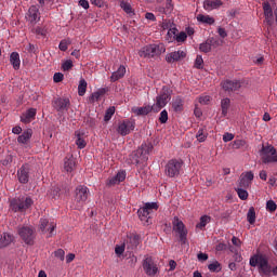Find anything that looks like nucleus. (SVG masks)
<instances>
[{"instance_id": "obj_1", "label": "nucleus", "mask_w": 277, "mask_h": 277, "mask_svg": "<svg viewBox=\"0 0 277 277\" xmlns=\"http://www.w3.org/2000/svg\"><path fill=\"white\" fill-rule=\"evenodd\" d=\"M90 196V188L85 185H79L75 189V196L71 205V209L75 211H81L83 207H85V202H88V198Z\"/></svg>"}, {"instance_id": "obj_2", "label": "nucleus", "mask_w": 277, "mask_h": 277, "mask_svg": "<svg viewBox=\"0 0 277 277\" xmlns=\"http://www.w3.org/2000/svg\"><path fill=\"white\" fill-rule=\"evenodd\" d=\"M166 53V45L163 43H153L143 47L138 51V56L143 57V60H155V57H159Z\"/></svg>"}, {"instance_id": "obj_3", "label": "nucleus", "mask_w": 277, "mask_h": 277, "mask_svg": "<svg viewBox=\"0 0 277 277\" xmlns=\"http://www.w3.org/2000/svg\"><path fill=\"white\" fill-rule=\"evenodd\" d=\"M34 206V199L30 197L13 198L10 201V209L13 213H25L27 209H31Z\"/></svg>"}, {"instance_id": "obj_4", "label": "nucleus", "mask_w": 277, "mask_h": 277, "mask_svg": "<svg viewBox=\"0 0 277 277\" xmlns=\"http://www.w3.org/2000/svg\"><path fill=\"white\" fill-rule=\"evenodd\" d=\"M262 163H277V150L274 145H262L260 150Z\"/></svg>"}, {"instance_id": "obj_5", "label": "nucleus", "mask_w": 277, "mask_h": 277, "mask_svg": "<svg viewBox=\"0 0 277 277\" xmlns=\"http://www.w3.org/2000/svg\"><path fill=\"white\" fill-rule=\"evenodd\" d=\"M170 98H172L170 88L163 87L160 94L156 97V103L153 105L154 111L156 114L161 111L170 103Z\"/></svg>"}, {"instance_id": "obj_6", "label": "nucleus", "mask_w": 277, "mask_h": 277, "mask_svg": "<svg viewBox=\"0 0 277 277\" xmlns=\"http://www.w3.org/2000/svg\"><path fill=\"white\" fill-rule=\"evenodd\" d=\"M172 226H173V233L177 234V237L183 246L187 243V235L188 230L187 227L185 226V223L179 219V216H174L172 221Z\"/></svg>"}, {"instance_id": "obj_7", "label": "nucleus", "mask_w": 277, "mask_h": 277, "mask_svg": "<svg viewBox=\"0 0 277 277\" xmlns=\"http://www.w3.org/2000/svg\"><path fill=\"white\" fill-rule=\"evenodd\" d=\"M181 170H183V160L171 159L164 167V174L169 176V179H174L181 174Z\"/></svg>"}, {"instance_id": "obj_8", "label": "nucleus", "mask_w": 277, "mask_h": 277, "mask_svg": "<svg viewBox=\"0 0 277 277\" xmlns=\"http://www.w3.org/2000/svg\"><path fill=\"white\" fill-rule=\"evenodd\" d=\"M157 209H159L157 202L145 203V206L143 208H140L137 211V215L141 222L148 225L150 220V213H153V211H157Z\"/></svg>"}, {"instance_id": "obj_9", "label": "nucleus", "mask_w": 277, "mask_h": 277, "mask_svg": "<svg viewBox=\"0 0 277 277\" xmlns=\"http://www.w3.org/2000/svg\"><path fill=\"white\" fill-rule=\"evenodd\" d=\"M17 233L26 246H34L36 240V229L29 226H24L19 227Z\"/></svg>"}, {"instance_id": "obj_10", "label": "nucleus", "mask_w": 277, "mask_h": 277, "mask_svg": "<svg viewBox=\"0 0 277 277\" xmlns=\"http://www.w3.org/2000/svg\"><path fill=\"white\" fill-rule=\"evenodd\" d=\"M134 130H135V121H131L129 119L120 121L117 127V133H119V135H122V137H124L126 135H129L131 131H134Z\"/></svg>"}, {"instance_id": "obj_11", "label": "nucleus", "mask_w": 277, "mask_h": 277, "mask_svg": "<svg viewBox=\"0 0 277 277\" xmlns=\"http://www.w3.org/2000/svg\"><path fill=\"white\" fill-rule=\"evenodd\" d=\"M143 269L147 276H156L159 268L153 256H146L143 261Z\"/></svg>"}, {"instance_id": "obj_12", "label": "nucleus", "mask_w": 277, "mask_h": 277, "mask_svg": "<svg viewBox=\"0 0 277 277\" xmlns=\"http://www.w3.org/2000/svg\"><path fill=\"white\" fill-rule=\"evenodd\" d=\"M39 228L43 233H48V237H53L55 235V228H57V223L49 221V219H41Z\"/></svg>"}, {"instance_id": "obj_13", "label": "nucleus", "mask_w": 277, "mask_h": 277, "mask_svg": "<svg viewBox=\"0 0 277 277\" xmlns=\"http://www.w3.org/2000/svg\"><path fill=\"white\" fill-rule=\"evenodd\" d=\"M26 21L30 23V25H36L40 23V9L37 5H31L26 13Z\"/></svg>"}, {"instance_id": "obj_14", "label": "nucleus", "mask_w": 277, "mask_h": 277, "mask_svg": "<svg viewBox=\"0 0 277 277\" xmlns=\"http://www.w3.org/2000/svg\"><path fill=\"white\" fill-rule=\"evenodd\" d=\"M222 89L225 92H237L241 89V81L239 80H224L221 82Z\"/></svg>"}, {"instance_id": "obj_15", "label": "nucleus", "mask_w": 277, "mask_h": 277, "mask_svg": "<svg viewBox=\"0 0 277 277\" xmlns=\"http://www.w3.org/2000/svg\"><path fill=\"white\" fill-rule=\"evenodd\" d=\"M185 57H187V52L179 50L168 53L166 55V62H168V64H174V62H181V60H185Z\"/></svg>"}, {"instance_id": "obj_16", "label": "nucleus", "mask_w": 277, "mask_h": 277, "mask_svg": "<svg viewBox=\"0 0 277 277\" xmlns=\"http://www.w3.org/2000/svg\"><path fill=\"white\" fill-rule=\"evenodd\" d=\"M252 181H254V173H252V171L242 173L240 175V181H239L238 187L248 189V187H250V185H252Z\"/></svg>"}, {"instance_id": "obj_17", "label": "nucleus", "mask_w": 277, "mask_h": 277, "mask_svg": "<svg viewBox=\"0 0 277 277\" xmlns=\"http://www.w3.org/2000/svg\"><path fill=\"white\" fill-rule=\"evenodd\" d=\"M224 5V1L222 0H205L203 1V10L206 12H212V10H220Z\"/></svg>"}, {"instance_id": "obj_18", "label": "nucleus", "mask_w": 277, "mask_h": 277, "mask_svg": "<svg viewBox=\"0 0 277 277\" xmlns=\"http://www.w3.org/2000/svg\"><path fill=\"white\" fill-rule=\"evenodd\" d=\"M127 179L126 171H119L115 176L108 179L107 185L114 187V185H120Z\"/></svg>"}, {"instance_id": "obj_19", "label": "nucleus", "mask_w": 277, "mask_h": 277, "mask_svg": "<svg viewBox=\"0 0 277 277\" xmlns=\"http://www.w3.org/2000/svg\"><path fill=\"white\" fill-rule=\"evenodd\" d=\"M53 107L54 109H56L57 111H64V109H68V107H70V100L68 98H56L53 102Z\"/></svg>"}, {"instance_id": "obj_20", "label": "nucleus", "mask_w": 277, "mask_h": 277, "mask_svg": "<svg viewBox=\"0 0 277 277\" xmlns=\"http://www.w3.org/2000/svg\"><path fill=\"white\" fill-rule=\"evenodd\" d=\"M75 136H76L77 148H79V150H83V148H85V146H88V141L85 140V137H87L85 133H83L81 131H76Z\"/></svg>"}, {"instance_id": "obj_21", "label": "nucleus", "mask_w": 277, "mask_h": 277, "mask_svg": "<svg viewBox=\"0 0 277 277\" xmlns=\"http://www.w3.org/2000/svg\"><path fill=\"white\" fill-rule=\"evenodd\" d=\"M17 179L19 183H29V167L22 166L21 169L17 171Z\"/></svg>"}, {"instance_id": "obj_22", "label": "nucleus", "mask_w": 277, "mask_h": 277, "mask_svg": "<svg viewBox=\"0 0 277 277\" xmlns=\"http://www.w3.org/2000/svg\"><path fill=\"white\" fill-rule=\"evenodd\" d=\"M14 243V235L9 233H3L0 236V249L8 248V246Z\"/></svg>"}, {"instance_id": "obj_23", "label": "nucleus", "mask_w": 277, "mask_h": 277, "mask_svg": "<svg viewBox=\"0 0 277 277\" xmlns=\"http://www.w3.org/2000/svg\"><path fill=\"white\" fill-rule=\"evenodd\" d=\"M150 111H155V107L150 105L132 108V114H135V116H148Z\"/></svg>"}, {"instance_id": "obj_24", "label": "nucleus", "mask_w": 277, "mask_h": 277, "mask_svg": "<svg viewBox=\"0 0 277 277\" xmlns=\"http://www.w3.org/2000/svg\"><path fill=\"white\" fill-rule=\"evenodd\" d=\"M127 75V67L123 65H120L119 68L114 71L110 76V81L111 83H116V81H119V79H122Z\"/></svg>"}, {"instance_id": "obj_25", "label": "nucleus", "mask_w": 277, "mask_h": 277, "mask_svg": "<svg viewBox=\"0 0 277 277\" xmlns=\"http://www.w3.org/2000/svg\"><path fill=\"white\" fill-rule=\"evenodd\" d=\"M263 12H264L265 21L272 24V21H274V10L272 9V4H269V2L263 3Z\"/></svg>"}, {"instance_id": "obj_26", "label": "nucleus", "mask_w": 277, "mask_h": 277, "mask_svg": "<svg viewBox=\"0 0 277 277\" xmlns=\"http://www.w3.org/2000/svg\"><path fill=\"white\" fill-rule=\"evenodd\" d=\"M107 92H109V89H107V88L98 89L97 91H95L94 93L91 94V96L89 97V102L96 103V102L101 101V97L105 96V94H107Z\"/></svg>"}, {"instance_id": "obj_27", "label": "nucleus", "mask_w": 277, "mask_h": 277, "mask_svg": "<svg viewBox=\"0 0 277 277\" xmlns=\"http://www.w3.org/2000/svg\"><path fill=\"white\" fill-rule=\"evenodd\" d=\"M34 135V130L27 129L17 137L18 144H29L31 136Z\"/></svg>"}, {"instance_id": "obj_28", "label": "nucleus", "mask_w": 277, "mask_h": 277, "mask_svg": "<svg viewBox=\"0 0 277 277\" xmlns=\"http://www.w3.org/2000/svg\"><path fill=\"white\" fill-rule=\"evenodd\" d=\"M138 153L141 154V157H143L144 161H147L148 155L153 153V144H143L141 148L138 149Z\"/></svg>"}, {"instance_id": "obj_29", "label": "nucleus", "mask_w": 277, "mask_h": 277, "mask_svg": "<svg viewBox=\"0 0 277 277\" xmlns=\"http://www.w3.org/2000/svg\"><path fill=\"white\" fill-rule=\"evenodd\" d=\"M36 118V108H29L22 117L21 120L24 124H29Z\"/></svg>"}, {"instance_id": "obj_30", "label": "nucleus", "mask_w": 277, "mask_h": 277, "mask_svg": "<svg viewBox=\"0 0 277 277\" xmlns=\"http://www.w3.org/2000/svg\"><path fill=\"white\" fill-rule=\"evenodd\" d=\"M144 161H146V160H144V156H142V154H140V149H137L136 151H134L130 155V162L133 166L144 163Z\"/></svg>"}, {"instance_id": "obj_31", "label": "nucleus", "mask_w": 277, "mask_h": 277, "mask_svg": "<svg viewBox=\"0 0 277 277\" xmlns=\"http://www.w3.org/2000/svg\"><path fill=\"white\" fill-rule=\"evenodd\" d=\"M10 64H12L14 70H18L21 68V55L18 52L11 53Z\"/></svg>"}, {"instance_id": "obj_32", "label": "nucleus", "mask_w": 277, "mask_h": 277, "mask_svg": "<svg viewBox=\"0 0 277 277\" xmlns=\"http://www.w3.org/2000/svg\"><path fill=\"white\" fill-rule=\"evenodd\" d=\"M77 166V162L75 161V158L71 156L69 158H65L64 161V170L66 172H72Z\"/></svg>"}, {"instance_id": "obj_33", "label": "nucleus", "mask_w": 277, "mask_h": 277, "mask_svg": "<svg viewBox=\"0 0 277 277\" xmlns=\"http://www.w3.org/2000/svg\"><path fill=\"white\" fill-rule=\"evenodd\" d=\"M197 21H198V23H203V25H214L215 24V18H213L211 15L198 14Z\"/></svg>"}, {"instance_id": "obj_34", "label": "nucleus", "mask_w": 277, "mask_h": 277, "mask_svg": "<svg viewBox=\"0 0 277 277\" xmlns=\"http://www.w3.org/2000/svg\"><path fill=\"white\" fill-rule=\"evenodd\" d=\"M222 116H228V109H230V98L225 97L221 101Z\"/></svg>"}, {"instance_id": "obj_35", "label": "nucleus", "mask_w": 277, "mask_h": 277, "mask_svg": "<svg viewBox=\"0 0 277 277\" xmlns=\"http://www.w3.org/2000/svg\"><path fill=\"white\" fill-rule=\"evenodd\" d=\"M172 108L173 111L181 114V111H183V98H181L180 96L175 97L172 102Z\"/></svg>"}, {"instance_id": "obj_36", "label": "nucleus", "mask_w": 277, "mask_h": 277, "mask_svg": "<svg viewBox=\"0 0 277 277\" xmlns=\"http://www.w3.org/2000/svg\"><path fill=\"white\" fill-rule=\"evenodd\" d=\"M85 92H88V81L81 78L78 84V96H85Z\"/></svg>"}, {"instance_id": "obj_37", "label": "nucleus", "mask_w": 277, "mask_h": 277, "mask_svg": "<svg viewBox=\"0 0 277 277\" xmlns=\"http://www.w3.org/2000/svg\"><path fill=\"white\" fill-rule=\"evenodd\" d=\"M211 222V216L209 215H202L199 220V223L196 225V228H198L199 230H205V227L207 226V224H209Z\"/></svg>"}, {"instance_id": "obj_38", "label": "nucleus", "mask_w": 277, "mask_h": 277, "mask_svg": "<svg viewBox=\"0 0 277 277\" xmlns=\"http://www.w3.org/2000/svg\"><path fill=\"white\" fill-rule=\"evenodd\" d=\"M120 8L126 12V14H135V11H133V6H131V3L122 0L120 2Z\"/></svg>"}, {"instance_id": "obj_39", "label": "nucleus", "mask_w": 277, "mask_h": 277, "mask_svg": "<svg viewBox=\"0 0 277 277\" xmlns=\"http://www.w3.org/2000/svg\"><path fill=\"white\" fill-rule=\"evenodd\" d=\"M211 44H213V41L208 39L206 42L199 45V50L201 53H209L211 52Z\"/></svg>"}, {"instance_id": "obj_40", "label": "nucleus", "mask_w": 277, "mask_h": 277, "mask_svg": "<svg viewBox=\"0 0 277 277\" xmlns=\"http://www.w3.org/2000/svg\"><path fill=\"white\" fill-rule=\"evenodd\" d=\"M247 220L249 224H254L256 222V212L253 208H250L247 214Z\"/></svg>"}, {"instance_id": "obj_41", "label": "nucleus", "mask_w": 277, "mask_h": 277, "mask_svg": "<svg viewBox=\"0 0 277 277\" xmlns=\"http://www.w3.org/2000/svg\"><path fill=\"white\" fill-rule=\"evenodd\" d=\"M237 195L240 198V200H248V190H246V188L242 187H237L236 188Z\"/></svg>"}, {"instance_id": "obj_42", "label": "nucleus", "mask_w": 277, "mask_h": 277, "mask_svg": "<svg viewBox=\"0 0 277 277\" xmlns=\"http://www.w3.org/2000/svg\"><path fill=\"white\" fill-rule=\"evenodd\" d=\"M194 67L198 70H202L205 68V60H202L201 55H197Z\"/></svg>"}, {"instance_id": "obj_43", "label": "nucleus", "mask_w": 277, "mask_h": 277, "mask_svg": "<svg viewBox=\"0 0 277 277\" xmlns=\"http://www.w3.org/2000/svg\"><path fill=\"white\" fill-rule=\"evenodd\" d=\"M49 196H50V198H52L53 200H57V198H60V187L53 186V187L51 188V190L49 192Z\"/></svg>"}, {"instance_id": "obj_44", "label": "nucleus", "mask_w": 277, "mask_h": 277, "mask_svg": "<svg viewBox=\"0 0 277 277\" xmlns=\"http://www.w3.org/2000/svg\"><path fill=\"white\" fill-rule=\"evenodd\" d=\"M114 114H116V107H109L104 116V120L105 122H109V120H111V117L114 116Z\"/></svg>"}, {"instance_id": "obj_45", "label": "nucleus", "mask_w": 277, "mask_h": 277, "mask_svg": "<svg viewBox=\"0 0 277 277\" xmlns=\"http://www.w3.org/2000/svg\"><path fill=\"white\" fill-rule=\"evenodd\" d=\"M72 66H75L72 61L67 60L62 64V70H64V72L72 70Z\"/></svg>"}, {"instance_id": "obj_46", "label": "nucleus", "mask_w": 277, "mask_h": 277, "mask_svg": "<svg viewBox=\"0 0 277 277\" xmlns=\"http://www.w3.org/2000/svg\"><path fill=\"white\" fill-rule=\"evenodd\" d=\"M54 256L55 259H58V261L64 262L66 252L64 251V249H57L56 251H54Z\"/></svg>"}, {"instance_id": "obj_47", "label": "nucleus", "mask_w": 277, "mask_h": 277, "mask_svg": "<svg viewBox=\"0 0 277 277\" xmlns=\"http://www.w3.org/2000/svg\"><path fill=\"white\" fill-rule=\"evenodd\" d=\"M208 268L211 272H222V265H220V262H213L209 264Z\"/></svg>"}, {"instance_id": "obj_48", "label": "nucleus", "mask_w": 277, "mask_h": 277, "mask_svg": "<svg viewBox=\"0 0 277 277\" xmlns=\"http://www.w3.org/2000/svg\"><path fill=\"white\" fill-rule=\"evenodd\" d=\"M70 44V40L68 39H63L60 44H58V49L60 51H68V45Z\"/></svg>"}, {"instance_id": "obj_49", "label": "nucleus", "mask_w": 277, "mask_h": 277, "mask_svg": "<svg viewBox=\"0 0 277 277\" xmlns=\"http://www.w3.org/2000/svg\"><path fill=\"white\" fill-rule=\"evenodd\" d=\"M266 209L271 212V213H274V211H276L277 209V205L274 200H268L266 202Z\"/></svg>"}, {"instance_id": "obj_50", "label": "nucleus", "mask_w": 277, "mask_h": 277, "mask_svg": "<svg viewBox=\"0 0 277 277\" xmlns=\"http://www.w3.org/2000/svg\"><path fill=\"white\" fill-rule=\"evenodd\" d=\"M196 138L198 140V142H205L207 140V134L205 133V130H198Z\"/></svg>"}, {"instance_id": "obj_51", "label": "nucleus", "mask_w": 277, "mask_h": 277, "mask_svg": "<svg viewBox=\"0 0 277 277\" xmlns=\"http://www.w3.org/2000/svg\"><path fill=\"white\" fill-rule=\"evenodd\" d=\"M159 122L161 124H166V122H168V110H162L160 113Z\"/></svg>"}, {"instance_id": "obj_52", "label": "nucleus", "mask_w": 277, "mask_h": 277, "mask_svg": "<svg viewBox=\"0 0 277 277\" xmlns=\"http://www.w3.org/2000/svg\"><path fill=\"white\" fill-rule=\"evenodd\" d=\"M54 83H62L64 81V74L62 72H55L53 76Z\"/></svg>"}, {"instance_id": "obj_53", "label": "nucleus", "mask_w": 277, "mask_h": 277, "mask_svg": "<svg viewBox=\"0 0 277 277\" xmlns=\"http://www.w3.org/2000/svg\"><path fill=\"white\" fill-rule=\"evenodd\" d=\"M200 105H209L211 103V97L209 95H201L199 97Z\"/></svg>"}, {"instance_id": "obj_54", "label": "nucleus", "mask_w": 277, "mask_h": 277, "mask_svg": "<svg viewBox=\"0 0 277 277\" xmlns=\"http://www.w3.org/2000/svg\"><path fill=\"white\" fill-rule=\"evenodd\" d=\"M176 42H185L187 40V34L185 32H180L177 36H175Z\"/></svg>"}, {"instance_id": "obj_55", "label": "nucleus", "mask_w": 277, "mask_h": 277, "mask_svg": "<svg viewBox=\"0 0 277 277\" xmlns=\"http://www.w3.org/2000/svg\"><path fill=\"white\" fill-rule=\"evenodd\" d=\"M233 140H235V135L232 133H225L223 135V142H233Z\"/></svg>"}, {"instance_id": "obj_56", "label": "nucleus", "mask_w": 277, "mask_h": 277, "mask_svg": "<svg viewBox=\"0 0 277 277\" xmlns=\"http://www.w3.org/2000/svg\"><path fill=\"white\" fill-rule=\"evenodd\" d=\"M234 146H235V148H242V146H246V141H243V140H236L234 142Z\"/></svg>"}, {"instance_id": "obj_57", "label": "nucleus", "mask_w": 277, "mask_h": 277, "mask_svg": "<svg viewBox=\"0 0 277 277\" xmlns=\"http://www.w3.org/2000/svg\"><path fill=\"white\" fill-rule=\"evenodd\" d=\"M115 253H116L118 256L124 254V247H123V246H116V248H115Z\"/></svg>"}, {"instance_id": "obj_58", "label": "nucleus", "mask_w": 277, "mask_h": 277, "mask_svg": "<svg viewBox=\"0 0 277 277\" xmlns=\"http://www.w3.org/2000/svg\"><path fill=\"white\" fill-rule=\"evenodd\" d=\"M166 10L167 12H172L174 10V4L172 3V0H167Z\"/></svg>"}, {"instance_id": "obj_59", "label": "nucleus", "mask_w": 277, "mask_h": 277, "mask_svg": "<svg viewBox=\"0 0 277 277\" xmlns=\"http://www.w3.org/2000/svg\"><path fill=\"white\" fill-rule=\"evenodd\" d=\"M78 3L81 8H83V10L90 9V2H88V0H80Z\"/></svg>"}, {"instance_id": "obj_60", "label": "nucleus", "mask_w": 277, "mask_h": 277, "mask_svg": "<svg viewBox=\"0 0 277 277\" xmlns=\"http://www.w3.org/2000/svg\"><path fill=\"white\" fill-rule=\"evenodd\" d=\"M197 258H198V261H202V262L209 260V255L207 253H202V252L198 253Z\"/></svg>"}, {"instance_id": "obj_61", "label": "nucleus", "mask_w": 277, "mask_h": 277, "mask_svg": "<svg viewBox=\"0 0 277 277\" xmlns=\"http://www.w3.org/2000/svg\"><path fill=\"white\" fill-rule=\"evenodd\" d=\"M232 242H233L234 246H236V248H241V240L239 238L234 236L232 238Z\"/></svg>"}, {"instance_id": "obj_62", "label": "nucleus", "mask_w": 277, "mask_h": 277, "mask_svg": "<svg viewBox=\"0 0 277 277\" xmlns=\"http://www.w3.org/2000/svg\"><path fill=\"white\" fill-rule=\"evenodd\" d=\"M217 34L221 38H226V36H228V34L226 32V29L219 27L217 29Z\"/></svg>"}, {"instance_id": "obj_63", "label": "nucleus", "mask_w": 277, "mask_h": 277, "mask_svg": "<svg viewBox=\"0 0 277 277\" xmlns=\"http://www.w3.org/2000/svg\"><path fill=\"white\" fill-rule=\"evenodd\" d=\"M194 114L196 118H202V109L198 108L197 106L195 107Z\"/></svg>"}, {"instance_id": "obj_64", "label": "nucleus", "mask_w": 277, "mask_h": 277, "mask_svg": "<svg viewBox=\"0 0 277 277\" xmlns=\"http://www.w3.org/2000/svg\"><path fill=\"white\" fill-rule=\"evenodd\" d=\"M72 261H75V254L74 253H69L66 255V263H72Z\"/></svg>"}]
</instances>
